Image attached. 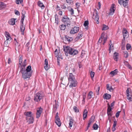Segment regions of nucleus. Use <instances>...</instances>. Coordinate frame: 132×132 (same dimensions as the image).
<instances>
[{
    "instance_id": "nucleus-1",
    "label": "nucleus",
    "mask_w": 132,
    "mask_h": 132,
    "mask_svg": "<svg viewBox=\"0 0 132 132\" xmlns=\"http://www.w3.org/2000/svg\"><path fill=\"white\" fill-rule=\"evenodd\" d=\"M20 72L22 74V77L24 80H28L32 75L31 67L28 66L26 69L23 67L22 68Z\"/></svg>"
},
{
    "instance_id": "nucleus-2",
    "label": "nucleus",
    "mask_w": 132,
    "mask_h": 132,
    "mask_svg": "<svg viewBox=\"0 0 132 132\" xmlns=\"http://www.w3.org/2000/svg\"><path fill=\"white\" fill-rule=\"evenodd\" d=\"M64 51L65 52V54L67 56L68 53L73 55L77 54L78 53V51L70 47L67 46H63Z\"/></svg>"
},
{
    "instance_id": "nucleus-3",
    "label": "nucleus",
    "mask_w": 132,
    "mask_h": 132,
    "mask_svg": "<svg viewBox=\"0 0 132 132\" xmlns=\"http://www.w3.org/2000/svg\"><path fill=\"white\" fill-rule=\"evenodd\" d=\"M69 80L70 83L69 87L71 88V87H76L77 85V83L74 76L72 73H69Z\"/></svg>"
},
{
    "instance_id": "nucleus-4",
    "label": "nucleus",
    "mask_w": 132,
    "mask_h": 132,
    "mask_svg": "<svg viewBox=\"0 0 132 132\" xmlns=\"http://www.w3.org/2000/svg\"><path fill=\"white\" fill-rule=\"evenodd\" d=\"M22 15L21 16V25L20 27V29L21 32V34L23 35L24 34V31L25 29V27L23 25V22L24 20L25 15L24 14H23L22 12Z\"/></svg>"
},
{
    "instance_id": "nucleus-5",
    "label": "nucleus",
    "mask_w": 132,
    "mask_h": 132,
    "mask_svg": "<svg viewBox=\"0 0 132 132\" xmlns=\"http://www.w3.org/2000/svg\"><path fill=\"white\" fill-rule=\"evenodd\" d=\"M43 96L42 94L39 93H37L35 95L34 101L38 102L43 99Z\"/></svg>"
},
{
    "instance_id": "nucleus-6",
    "label": "nucleus",
    "mask_w": 132,
    "mask_h": 132,
    "mask_svg": "<svg viewBox=\"0 0 132 132\" xmlns=\"http://www.w3.org/2000/svg\"><path fill=\"white\" fill-rule=\"evenodd\" d=\"M107 39V36L106 35H105L103 33L102 34L100 38L98 40V42L101 43L102 40H103V45H104V43L106 42Z\"/></svg>"
},
{
    "instance_id": "nucleus-7",
    "label": "nucleus",
    "mask_w": 132,
    "mask_h": 132,
    "mask_svg": "<svg viewBox=\"0 0 132 132\" xmlns=\"http://www.w3.org/2000/svg\"><path fill=\"white\" fill-rule=\"evenodd\" d=\"M62 21L64 24L67 26H69L70 25V21L69 19L67 18L63 17L62 19Z\"/></svg>"
},
{
    "instance_id": "nucleus-8",
    "label": "nucleus",
    "mask_w": 132,
    "mask_h": 132,
    "mask_svg": "<svg viewBox=\"0 0 132 132\" xmlns=\"http://www.w3.org/2000/svg\"><path fill=\"white\" fill-rule=\"evenodd\" d=\"M79 30V27H75L71 29L70 32V33L71 34H75L78 32Z\"/></svg>"
},
{
    "instance_id": "nucleus-9",
    "label": "nucleus",
    "mask_w": 132,
    "mask_h": 132,
    "mask_svg": "<svg viewBox=\"0 0 132 132\" xmlns=\"http://www.w3.org/2000/svg\"><path fill=\"white\" fill-rule=\"evenodd\" d=\"M43 109L41 107L38 108L37 109V112L36 113V118H38L41 114L42 112Z\"/></svg>"
},
{
    "instance_id": "nucleus-10",
    "label": "nucleus",
    "mask_w": 132,
    "mask_h": 132,
    "mask_svg": "<svg viewBox=\"0 0 132 132\" xmlns=\"http://www.w3.org/2000/svg\"><path fill=\"white\" fill-rule=\"evenodd\" d=\"M114 4H113L111 7L110 9V12L109 13V15H112L114 13L115 10L114 7Z\"/></svg>"
},
{
    "instance_id": "nucleus-11",
    "label": "nucleus",
    "mask_w": 132,
    "mask_h": 132,
    "mask_svg": "<svg viewBox=\"0 0 132 132\" xmlns=\"http://www.w3.org/2000/svg\"><path fill=\"white\" fill-rule=\"evenodd\" d=\"M27 122L29 124L32 123L34 122V119L33 116L27 118H26Z\"/></svg>"
},
{
    "instance_id": "nucleus-12",
    "label": "nucleus",
    "mask_w": 132,
    "mask_h": 132,
    "mask_svg": "<svg viewBox=\"0 0 132 132\" xmlns=\"http://www.w3.org/2000/svg\"><path fill=\"white\" fill-rule=\"evenodd\" d=\"M122 33L123 38L124 40H125V37L127 36V35L128 34V32L126 29L123 28L122 31Z\"/></svg>"
},
{
    "instance_id": "nucleus-13",
    "label": "nucleus",
    "mask_w": 132,
    "mask_h": 132,
    "mask_svg": "<svg viewBox=\"0 0 132 132\" xmlns=\"http://www.w3.org/2000/svg\"><path fill=\"white\" fill-rule=\"evenodd\" d=\"M45 62L44 68L46 70H47L49 69V66L48 65V60L47 59L45 60Z\"/></svg>"
},
{
    "instance_id": "nucleus-14",
    "label": "nucleus",
    "mask_w": 132,
    "mask_h": 132,
    "mask_svg": "<svg viewBox=\"0 0 132 132\" xmlns=\"http://www.w3.org/2000/svg\"><path fill=\"white\" fill-rule=\"evenodd\" d=\"M103 97L104 99L108 100L111 98V95L110 94L106 93L103 95Z\"/></svg>"
},
{
    "instance_id": "nucleus-15",
    "label": "nucleus",
    "mask_w": 132,
    "mask_h": 132,
    "mask_svg": "<svg viewBox=\"0 0 132 132\" xmlns=\"http://www.w3.org/2000/svg\"><path fill=\"white\" fill-rule=\"evenodd\" d=\"M24 114L26 116V118H28L29 117H31L33 116L32 113L31 112H25Z\"/></svg>"
},
{
    "instance_id": "nucleus-16",
    "label": "nucleus",
    "mask_w": 132,
    "mask_h": 132,
    "mask_svg": "<svg viewBox=\"0 0 132 132\" xmlns=\"http://www.w3.org/2000/svg\"><path fill=\"white\" fill-rule=\"evenodd\" d=\"M5 35L6 37V39H7V40H10L11 39V38L10 36L9 33L7 32H6L5 33Z\"/></svg>"
},
{
    "instance_id": "nucleus-17",
    "label": "nucleus",
    "mask_w": 132,
    "mask_h": 132,
    "mask_svg": "<svg viewBox=\"0 0 132 132\" xmlns=\"http://www.w3.org/2000/svg\"><path fill=\"white\" fill-rule=\"evenodd\" d=\"M16 19L14 18H12L10 20L9 22L10 24L12 25H14L15 24V21Z\"/></svg>"
},
{
    "instance_id": "nucleus-18",
    "label": "nucleus",
    "mask_w": 132,
    "mask_h": 132,
    "mask_svg": "<svg viewBox=\"0 0 132 132\" xmlns=\"http://www.w3.org/2000/svg\"><path fill=\"white\" fill-rule=\"evenodd\" d=\"M55 122L59 127L61 126V122L59 118L55 119Z\"/></svg>"
},
{
    "instance_id": "nucleus-19",
    "label": "nucleus",
    "mask_w": 132,
    "mask_h": 132,
    "mask_svg": "<svg viewBox=\"0 0 132 132\" xmlns=\"http://www.w3.org/2000/svg\"><path fill=\"white\" fill-rule=\"evenodd\" d=\"M88 111L86 109H85L83 112V117L84 120L86 118L87 116Z\"/></svg>"
},
{
    "instance_id": "nucleus-20",
    "label": "nucleus",
    "mask_w": 132,
    "mask_h": 132,
    "mask_svg": "<svg viewBox=\"0 0 132 132\" xmlns=\"http://www.w3.org/2000/svg\"><path fill=\"white\" fill-rule=\"evenodd\" d=\"M118 53H117L115 52L114 53V54L113 55V58L114 59L115 61H117L118 59Z\"/></svg>"
},
{
    "instance_id": "nucleus-21",
    "label": "nucleus",
    "mask_w": 132,
    "mask_h": 132,
    "mask_svg": "<svg viewBox=\"0 0 132 132\" xmlns=\"http://www.w3.org/2000/svg\"><path fill=\"white\" fill-rule=\"evenodd\" d=\"M117 124V122L116 121H114L113 124V127L112 128V130L113 131H115L116 128V127Z\"/></svg>"
},
{
    "instance_id": "nucleus-22",
    "label": "nucleus",
    "mask_w": 132,
    "mask_h": 132,
    "mask_svg": "<svg viewBox=\"0 0 132 132\" xmlns=\"http://www.w3.org/2000/svg\"><path fill=\"white\" fill-rule=\"evenodd\" d=\"M118 72V70L116 69L112 71L110 73V74L113 75V76L116 75L117 74Z\"/></svg>"
},
{
    "instance_id": "nucleus-23",
    "label": "nucleus",
    "mask_w": 132,
    "mask_h": 132,
    "mask_svg": "<svg viewBox=\"0 0 132 132\" xmlns=\"http://www.w3.org/2000/svg\"><path fill=\"white\" fill-rule=\"evenodd\" d=\"M82 36V33L80 32L78 34V35L76 37L75 39L77 40V39H80Z\"/></svg>"
},
{
    "instance_id": "nucleus-24",
    "label": "nucleus",
    "mask_w": 132,
    "mask_h": 132,
    "mask_svg": "<svg viewBox=\"0 0 132 132\" xmlns=\"http://www.w3.org/2000/svg\"><path fill=\"white\" fill-rule=\"evenodd\" d=\"M106 89L110 92L113 91V89L112 86L109 87V85L108 84L106 85Z\"/></svg>"
},
{
    "instance_id": "nucleus-25",
    "label": "nucleus",
    "mask_w": 132,
    "mask_h": 132,
    "mask_svg": "<svg viewBox=\"0 0 132 132\" xmlns=\"http://www.w3.org/2000/svg\"><path fill=\"white\" fill-rule=\"evenodd\" d=\"M93 93L92 92L90 91L89 92V93L88 94V99H90L91 98H92V96L93 95Z\"/></svg>"
},
{
    "instance_id": "nucleus-26",
    "label": "nucleus",
    "mask_w": 132,
    "mask_h": 132,
    "mask_svg": "<svg viewBox=\"0 0 132 132\" xmlns=\"http://www.w3.org/2000/svg\"><path fill=\"white\" fill-rule=\"evenodd\" d=\"M73 120L71 118L69 120V125L70 127H71L73 123Z\"/></svg>"
},
{
    "instance_id": "nucleus-27",
    "label": "nucleus",
    "mask_w": 132,
    "mask_h": 132,
    "mask_svg": "<svg viewBox=\"0 0 132 132\" xmlns=\"http://www.w3.org/2000/svg\"><path fill=\"white\" fill-rule=\"evenodd\" d=\"M95 21L97 24L99 23V22L98 21L99 19V17L98 15H95V17L94 18Z\"/></svg>"
},
{
    "instance_id": "nucleus-28",
    "label": "nucleus",
    "mask_w": 132,
    "mask_h": 132,
    "mask_svg": "<svg viewBox=\"0 0 132 132\" xmlns=\"http://www.w3.org/2000/svg\"><path fill=\"white\" fill-rule=\"evenodd\" d=\"M5 5L3 2H0V10H1L5 6Z\"/></svg>"
},
{
    "instance_id": "nucleus-29",
    "label": "nucleus",
    "mask_w": 132,
    "mask_h": 132,
    "mask_svg": "<svg viewBox=\"0 0 132 132\" xmlns=\"http://www.w3.org/2000/svg\"><path fill=\"white\" fill-rule=\"evenodd\" d=\"M66 26H67L64 24H62L60 27L61 30H64L66 28Z\"/></svg>"
},
{
    "instance_id": "nucleus-30",
    "label": "nucleus",
    "mask_w": 132,
    "mask_h": 132,
    "mask_svg": "<svg viewBox=\"0 0 132 132\" xmlns=\"http://www.w3.org/2000/svg\"><path fill=\"white\" fill-rule=\"evenodd\" d=\"M118 1L119 3L121 5H122V3L128 2V0H118Z\"/></svg>"
},
{
    "instance_id": "nucleus-31",
    "label": "nucleus",
    "mask_w": 132,
    "mask_h": 132,
    "mask_svg": "<svg viewBox=\"0 0 132 132\" xmlns=\"http://www.w3.org/2000/svg\"><path fill=\"white\" fill-rule=\"evenodd\" d=\"M65 39L69 42L71 41L72 39V38H69L67 36H65Z\"/></svg>"
},
{
    "instance_id": "nucleus-32",
    "label": "nucleus",
    "mask_w": 132,
    "mask_h": 132,
    "mask_svg": "<svg viewBox=\"0 0 132 132\" xmlns=\"http://www.w3.org/2000/svg\"><path fill=\"white\" fill-rule=\"evenodd\" d=\"M124 56L126 58H127L128 57V53L127 51H124L123 52Z\"/></svg>"
},
{
    "instance_id": "nucleus-33",
    "label": "nucleus",
    "mask_w": 132,
    "mask_h": 132,
    "mask_svg": "<svg viewBox=\"0 0 132 132\" xmlns=\"http://www.w3.org/2000/svg\"><path fill=\"white\" fill-rule=\"evenodd\" d=\"M21 66L20 70L22 68H23V67L25 68V67L26 65V63H25L23 62H22L21 64L20 65Z\"/></svg>"
},
{
    "instance_id": "nucleus-34",
    "label": "nucleus",
    "mask_w": 132,
    "mask_h": 132,
    "mask_svg": "<svg viewBox=\"0 0 132 132\" xmlns=\"http://www.w3.org/2000/svg\"><path fill=\"white\" fill-rule=\"evenodd\" d=\"M38 5L40 7H41L42 8L43 7H44V5L43 4V3L41 2L40 1H39L38 2Z\"/></svg>"
},
{
    "instance_id": "nucleus-35",
    "label": "nucleus",
    "mask_w": 132,
    "mask_h": 132,
    "mask_svg": "<svg viewBox=\"0 0 132 132\" xmlns=\"http://www.w3.org/2000/svg\"><path fill=\"white\" fill-rule=\"evenodd\" d=\"M109 28L108 27L105 25L104 24L103 25V28L102 29V30H106L108 29Z\"/></svg>"
},
{
    "instance_id": "nucleus-36",
    "label": "nucleus",
    "mask_w": 132,
    "mask_h": 132,
    "mask_svg": "<svg viewBox=\"0 0 132 132\" xmlns=\"http://www.w3.org/2000/svg\"><path fill=\"white\" fill-rule=\"evenodd\" d=\"M127 99L128 100L129 102L132 101V96L131 95H130L129 94V95H127Z\"/></svg>"
},
{
    "instance_id": "nucleus-37",
    "label": "nucleus",
    "mask_w": 132,
    "mask_h": 132,
    "mask_svg": "<svg viewBox=\"0 0 132 132\" xmlns=\"http://www.w3.org/2000/svg\"><path fill=\"white\" fill-rule=\"evenodd\" d=\"M128 2H124L121 3L122 5L125 7H127Z\"/></svg>"
},
{
    "instance_id": "nucleus-38",
    "label": "nucleus",
    "mask_w": 132,
    "mask_h": 132,
    "mask_svg": "<svg viewBox=\"0 0 132 132\" xmlns=\"http://www.w3.org/2000/svg\"><path fill=\"white\" fill-rule=\"evenodd\" d=\"M22 61V58L21 56H19V64H21Z\"/></svg>"
},
{
    "instance_id": "nucleus-39",
    "label": "nucleus",
    "mask_w": 132,
    "mask_h": 132,
    "mask_svg": "<svg viewBox=\"0 0 132 132\" xmlns=\"http://www.w3.org/2000/svg\"><path fill=\"white\" fill-rule=\"evenodd\" d=\"M112 109L111 108V106L110 105L108 104V108L107 109V112H111Z\"/></svg>"
},
{
    "instance_id": "nucleus-40",
    "label": "nucleus",
    "mask_w": 132,
    "mask_h": 132,
    "mask_svg": "<svg viewBox=\"0 0 132 132\" xmlns=\"http://www.w3.org/2000/svg\"><path fill=\"white\" fill-rule=\"evenodd\" d=\"M131 47V45L129 44H127L126 46L127 50H128L130 49Z\"/></svg>"
},
{
    "instance_id": "nucleus-41",
    "label": "nucleus",
    "mask_w": 132,
    "mask_h": 132,
    "mask_svg": "<svg viewBox=\"0 0 132 132\" xmlns=\"http://www.w3.org/2000/svg\"><path fill=\"white\" fill-rule=\"evenodd\" d=\"M73 110L75 111V112L77 113L79 112V110L78 108L75 106L73 107Z\"/></svg>"
},
{
    "instance_id": "nucleus-42",
    "label": "nucleus",
    "mask_w": 132,
    "mask_h": 132,
    "mask_svg": "<svg viewBox=\"0 0 132 132\" xmlns=\"http://www.w3.org/2000/svg\"><path fill=\"white\" fill-rule=\"evenodd\" d=\"M10 42V40H7V39L5 41L4 44L5 45V46H6Z\"/></svg>"
},
{
    "instance_id": "nucleus-43",
    "label": "nucleus",
    "mask_w": 132,
    "mask_h": 132,
    "mask_svg": "<svg viewBox=\"0 0 132 132\" xmlns=\"http://www.w3.org/2000/svg\"><path fill=\"white\" fill-rule=\"evenodd\" d=\"M126 66L130 70L132 69V67L131 65L127 62V63L126 65Z\"/></svg>"
},
{
    "instance_id": "nucleus-44",
    "label": "nucleus",
    "mask_w": 132,
    "mask_h": 132,
    "mask_svg": "<svg viewBox=\"0 0 132 132\" xmlns=\"http://www.w3.org/2000/svg\"><path fill=\"white\" fill-rule=\"evenodd\" d=\"M130 92L131 89L130 88H128L126 91L127 95H129V93Z\"/></svg>"
},
{
    "instance_id": "nucleus-45",
    "label": "nucleus",
    "mask_w": 132,
    "mask_h": 132,
    "mask_svg": "<svg viewBox=\"0 0 132 132\" xmlns=\"http://www.w3.org/2000/svg\"><path fill=\"white\" fill-rule=\"evenodd\" d=\"M100 87H98L96 90V94L97 95H98L99 94V90H100Z\"/></svg>"
},
{
    "instance_id": "nucleus-46",
    "label": "nucleus",
    "mask_w": 132,
    "mask_h": 132,
    "mask_svg": "<svg viewBox=\"0 0 132 132\" xmlns=\"http://www.w3.org/2000/svg\"><path fill=\"white\" fill-rule=\"evenodd\" d=\"M93 127L94 129L97 130L98 128V126L96 124H94L93 125Z\"/></svg>"
},
{
    "instance_id": "nucleus-47",
    "label": "nucleus",
    "mask_w": 132,
    "mask_h": 132,
    "mask_svg": "<svg viewBox=\"0 0 132 132\" xmlns=\"http://www.w3.org/2000/svg\"><path fill=\"white\" fill-rule=\"evenodd\" d=\"M61 58L62 59V57H60V56H59V55H57V64L58 65H60V62H59V58Z\"/></svg>"
},
{
    "instance_id": "nucleus-48",
    "label": "nucleus",
    "mask_w": 132,
    "mask_h": 132,
    "mask_svg": "<svg viewBox=\"0 0 132 132\" xmlns=\"http://www.w3.org/2000/svg\"><path fill=\"white\" fill-rule=\"evenodd\" d=\"M90 74L91 78H93L94 77L95 75V73L94 72H92V71H91L90 72Z\"/></svg>"
},
{
    "instance_id": "nucleus-49",
    "label": "nucleus",
    "mask_w": 132,
    "mask_h": 132,
    "mask_svg": "<svg viewBox=\"0 0 132 132\" xmlns=\"http://www.w3.org/2000/svg\"><path fill=\"white\" fill-rule=\"evenodd\" d=\"M23 2V0H16V3L17 4H19L20 3H21Z\"/></svg>"
},
{
    "instance_id": "nucleus-50",
    "label": "nucleus",
    "mask_w": 132,
    "mask_h": 132,
    "mask_svg": "<svg viewBox=\"0 0 132 132\" xmlns=\"http://www.w3.org/2000/svg\"><path fill=\"white\" fill-rule=\"evenodd\" d=\"M88 21H86L85 22L84 25L85 27H86L88 26Z\"/></svg>"
},
{
    "instance_id": "nucleus-51",
    "label": "nucleus",
    "mask_w": 132,
    "mask_h": 132,
    "mask_svg": "<svg viewBox=\"0 0 132 132\" xmlns=\"http://www.w3.org/2000/svg\"><path fill=\"white\" fill-rule=\"evenodd\" d=\"M55 22L56 24H58V16H57L55 15Z\"/></svg>"
},
{
    "instance_id": "nucleus-52",
    "label": "nucleus",
    "mask_w": 132,
    "mask_h": 132,
    "mask_svg": "<svg viewBox=\"0 0 132 132\" xmlns=\"http://www.w3.org/2000/svg\"><path fill=\"white\" fill-rule=\"evenodd\" d=\"M73 0H66V2L70 4L73 2Z\"/></svg>"
},
{
    "instance_id": "nucleus-53",
    "label": "nucleus",
    "mask_w": 132,
    "mask_h": 132,
    "mask_svg": "<svg viewBox=\"0 0 132 132\" xmlns=\"http://www.w3.org/2000/svg\"><path fill=\"white\" fill-rule=\"evenodd\" d=\"M72 87H70V88L71 90V92L72 93H75V89H73V88Z\"/></svg>"
},
{
    "instance_id": "nucleus-54",
    "label": "nucleus",
    "mask_w": 132,
    "mask_h": 132,
    "mask_svg": "<svg viewBox=\"0 0 132 132\" xmlns=\"http://www.w3.org/2000/svg\"><path fill=\"white\" fill-rule=\"evenodd\" d=\"M113 47V45L112 44H111V45H110V47L109 48V53H110L111 52V50L112 49V48Z\"/></svg>"
},
{
    "instance_id": "nucleus-55",
    "label": "nucleus",
    "mask_w": 132,
    "mask_h": 132,
    "mask_svg": "<svg viewBox=\"0 0 132 132\" xmlns=\"http://www.w3.org/2000/svg\"><path fill=\"white\" fill-rule=\"evenodd\" d=\"M120 112V111H118L116 113V116L117 118H118L119 117Z\"/></svg>"
},
{
    "instance_id": "nucleus-56",
    "label": "nucleus",
    "mask_w": 132,
    "mask_h": 132,
    "mask_svg": "<svg viewBox=\"0 0 132 132\" xmlns=\"http://www.w3.org/2000/svg\"><path fill=\"white\" fill-rule=\"evenodd\" d=\"M57 107V105L56 104H55L53 106V109L56 110Z\"/></svg>"
},
{
    "instance_id": "nucleus-57",
    "label": "nucleus",
    "mask_w": 132,
    "mask_h": 132,
    "mask_svg": "<svg viewBox=\"0 0 132 132\" xmlns=\"http://www.w3.org/2000/svg\"><path fill=\"white\" fill-rule=\"evenodd\" d=\"M94 118L95 117H92L90 118L89 121L93 122L94 121Z\"/></svg>"
},
{
    "instance_id": "nucleus-58",
    "label": "nucleus",
    "mask_w": 132,
    "mask_h": 132,
    "mask_svg": "<svg viewBox=\"0 0 132 132\" xmlns=\"http://www.w3.org/2000/svg\"><path fill=\"white\" fill-rule=\"evenodd\" d=\"M107 114L109 117L110 118V117L112 116V114L111 113V112H107Z\"/></svg>"
},
{
    "instance_id": "nucleus-59",
    "label": "nucleus",
    "mask_w": 132,
    "mask_h": 132,
    "mask_svg": "<svg viewBox=\"0 0 132 132\" xmlns=\"http://www.w3.org/2000/svg\"><path fill=\"white\" fill-rule=\"evenodd\" d=\"M70 11L71 12V14H74V10L72 9L71 8Z\"/></svg>"
},
{
    "instance_id": "nucleus-60",
    "label": "nucleus",
    "mask_w": 132,
    "mask_h": 132,
    "mask_svg": "<svg viewBox=\"0 0 132 132\" xmlns=\"http://www.w3.org/2000/svg\"><path fill=\"white\" fill-rule=\"evenodd\" d=\"M58 118H59L58 116V113L57 112L56 114V116L55 117V119H58Z\"/></svg>"
},
{
    "instance_id": "nucleus-61",
    "label": "nucleus",
    "mask_w": 132,
    "mask_h": 132,
    "mask_svg": "<svg viewBox=\"0 0 132 132\" xmlns=\"http://www.w3.org/2000/svg\"><path fill=\"white\" fill-rule=\"evenodd\" d=\"M86 93H85L83 94V98H84V99L86 97Z\"/></svg>"
},
{
    "instance_id": "nucleus-62",
    "label": "nucleus",
    "mask_w": 132,
    "mask_h": 132,
    "mask_svg": "<svg viewBox=\"0 0 132 132\" xmlns=\"http://www.w3.org/2000/svg\"><path fill=\"white\" fill-rule=\"evenodd\" d=\"M15 14L16 15H19V12L18 11H16L15 12Z\"/></svg>"
},
{
    "instance_id": "nucleus-63",
    "label": "nucleus",
    "mask_w": 132,
    "mask_h": 132,
    "mask_svg": "<svg viewBox=\"0 0 132 132\" xmlns=\"http://www.w3.org/2000/svg\"><path fill=\"white\" fill-rule=\"evenodd\" d=\"M28 84L27 83V82H25L24 84V87H27L28 86Z\"/></svg>"
},
{
    "instance_id": "nucleus-64",
    "label": "nucleus",
    "mask_w": 132,
    "mask_h": 132,
    "mask_svg": "<svg viewBox=\"0 0 132 132\" xmlns=\"http://www.w3.org/2000/svg\"><path fill=\"white\" fill-rule=\"evenodd\" d=\"M11 60L10 59V58H9L8 60V64H10L11 62Z\"/></svg>"
}]
</instances>
